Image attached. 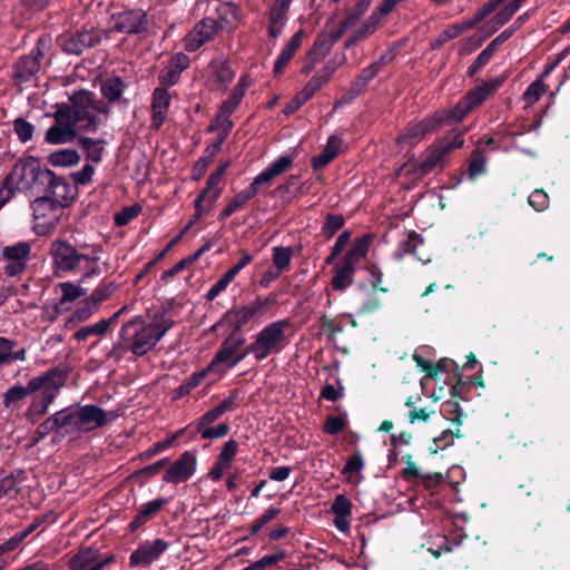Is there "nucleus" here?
<instances>
[{
    "label": "nucleus",
    "mask_w": 570,
    "mask_h": 570,
    "mask_svg": "<svg viewBox=\"0 0 570 570\" xmlns=\"http://www.w3.org/2000/svg\"><path fill=\"white\" fill-rule=\"evenodd\" d=\"M116 412H106L94 404L75 405L62 409L38 425L32 440L38 443L55 433L57 438L78 439L82 433L95 431L117 419Z\"/></svg>",
    "instance_id": "f257e3e1"
},
{
    "label": "nucleus",
    "mask_w": 570,
    "mask_h": 570,
    "mask_svg": "<svg viewBox=\"0 0 570 570\" xmlns=\"http://www.w3.org/2000/svg\"><path fill=\"white\" fill-rule=\"evenodd\" d=\"M175 325V320L167 311L154 313L149 321L142 316H136L126 322L119 332L120 346L135 356H144Z\"/></svg>",
    "instance_id": "f03ea898"
},
{
    "label": "nucleus",
    "mask_w": 570,
    "mask_h": 570,
    "mask_svg": "<svg viewBox=\"0 0 570 570\" xmlns=\"http://www.w3.org/2000/svg\"><path fill=\"white\" fill-rule=\"evenodd\" d=\"M71 106H60L67 110L71 119L79 125V128L95 131L109 114L108 105L88 90H78L70 97Z\"/></svg>",
    "instance_id": "7ed1b4c3"
},
{
    "label": "nucleus",
    "mask_w": 570,
    "mask_h": 570,
    "mask_svg": "<svg viewBox=\"0 0 570 570\" xmlns=\"http://www.w3.org/2000/svg\"><path fill=\"white\" fill-rule=\"evenodd\" d=\"M37 379H42L43 385L36 393H31L32 400L26 412V419L31 423L47 413L49 405L53 402L66 382L63 373L59 370L47 371L38 375Z\"/></svg>",
    "instance_id": "20e7f679"
},
{
    "label": "nucleus",
    "mask_w": 570,
    "mask_h": 570,
    "mask_svg": "<svg viewBox=\"0 0 570 570\" xmlns=\"http://www.w3.org/2000/svg\"><path fill=\"white\" fill-rule=\"evenodd\" d=\"M45 177H52V171L41 169L37 159L29 157L16 163L4 179V187L12 194L14 189H30L37 181H43Z\"/></svg>",
    "instance_id": "39448f33"
},
{
    "label": "nucleus",
    "mask_w": 570,
    "mask_h": 570,
    "mask_svg": "<svg viewBox=\"0 0 570 570\" xmlns=\"http://www.w3.org/2000/svg\"><path fill=\"white\" fill-rule=\"evenodd\" d=\"M289 327V321L279 320L267 324L258 334L255 341L247 347V353L255 356L257 361L265 360L272 353H278L285 341V332Z\"/></svg>",
    "instance_id": "423d86ee"
},
{
    "label": "nucleus",
    "mask_w": 570,
    "mask_h": 570,
    "mask_svg": "<svg viewBox=\"0 0 570 570\" xmlns=\"http://www.w3.org/2000/svg\"><path fill=\"white\" fill-rule=\"evenodd\" d=\"M244 343V337L235 334L229 335L222 343L220 348L208 364V370H214V374L222 376L228 370L236 366L248 354L247 350L244 353L237 354Z\"/></svg>",
    "instance_id": "0eeeda50"
},
{
    "label": "nucleus",
    "mask_w": 570,
    "mask_h": 570,
    "mask_svg": "<svg viewBox=\"0 0 570 570\" xmlns=\"http://www.w3.org/2000/svg\"><path fill=\"white\" fill-rule=\"evenodd\" d=\"M31 245L28 242H18L3 247L1 252L2 271L9 277L21 275L30 261Z\"/></svg>",
    "instance_id": "6e6552de"
},
{
    "label": "nucleus",
    "mask_w": 570,
    "mask_h": 570,
    "mask_svg": "<svg viewBox=\"0 0 570 570\" xmlns=\"http://www.w3.org/2000/svg\"><path fill=\"white\" fill-rule=\"evenodd\" d=\"M31 207L36 222L35 228L39 234L49 233L63 214V209L46 196L36 198Z\"/></svg>",
    "instance_id": "1a4fd4ad"
},
{
    "label": "nucleus",
    "mask_w": 570,
    "mask_h": 570,
    "mask_svg": "<svg viewBox=\"0 0 570 570\" xmlns=\"http://www.w3.org/2000/svg\"><path fill=\"white\" fill-rule=\"evenodd\" d=\"M53 119L55 124L46 131V142L50 145L71 142L76 138L79 125L71 119L67 110L60 108L55 111Z\"/></svg>",
    "instance_id": "9d476101"
},
{
    "label": "nucleus",
    "mask_w": 570,
    "mask_h": 570,
    "mask_svg": "<svg viewBox=\"0 0 570 570\" xmlns=\"http://www.w3.org/2000/svg\"><path fill=\"white\" fill-rule=\"evenodd\" d=\"M169 547V542L160 538L144 541L135 551L131 552L129 557V566L131 568H147L157 561Z\"/></svg>",
    "instance_id": "9b49d317"
},
{
    "label": "nucleus",
    "mask_w": 570,
    "mask_h": 570,
    "mask_svg": "<svg viewBox=\"0 0 570 570\" xmlns=\"http://www.w3.org/2000/svg\"><path fill=\"white\" fill-rule=\"evenodd\" d=\"M109 26L118 32L128 35L140 33L146 29L147 14L141 9L125 10L111 14Z\"/></svg>",
    "instance_id": "f8f14e48"
},
{
    "label": "nucleus",
    "mask_w": 570,
    "mask_h": 570,
    "mask_svg": "<svg viewBox=\"0 0 570 570\" xmlns=\"http://www.w3.org/2000/svg\"><path fill=\"white\" fill-rule=\"evenodd\" d=\"M50 40L41 37L37 41L36 48L27 56H23L16 63L14 76L21 81L30 80L40 69V61L45 56V50L49 47Z\"/></svg>",
    "instance_id": "ddd939ff"
},
{
    "label": "nucleus",
    "mask_w": 570,
    "mask_h": 570,
    "mask_svg": "<svg viewBox=\"0 0 570 570\" xmlns=\"http://www.w3.org/2000/svg\"><path fill=\"white\" fill-rule=\"evenodd\" d=\"M81 247L77 248L66 240H55L50 246L52 265L56 271L75 272L76 263H79Z\"/></svg>",
    "instance_id": "4468645a"
},
{
    "label": "nucleus",
    "mask_w": 570,
    "mask_h": 570,
    "mask_svg": "<svg viewBox=\"0 0 570 570\" xmlns=\"http://www.w3.org/2000/svg\"><path fill=\"white\" fill-rule=\"evenodd\" d=\"M228 164H224L218 170L212 173L207 179L205 189L199 194L195 200V209H197V217L207 212L219 198L222 188L219 184L225 175Z\"/></svg>",
    "instance_id": "2eb2a0df"
},
{
    "label": "nucleus",
    "mask_w": 570,
    "mask_h": 570,
    "mask_svg": "<svg viewBox=\"0 0 570 570\" xmlns=\"http://www.w3.org/2000/svg\"><path fill=\"white\" fill-rule=\"evenodd\" d=\"M197 458L190 451H185L166 471L163 481L178 484L189 480L196 472Z\"/></svg>",
    "instance_id": "dca6fc26"
},
{
    "label": "nucleus",
    "mask_w": 570,
    "mask_h": 570,
    "mask_svg": "<svg viewBox=\"0 0 570 570\" xmlns=\"http://www.w3.org/2000/svg\"><path fill=\"white\" fill-rule=\"evenodd\" d=\"M440 119L439 116L430 115L419 122L409 125L399 138V142L410 146L419 144L426 135L441 127Z\"/></svg>",
    "instance_id": "f3484780"
},
{
    "label": "nucleus",
    "mask_w": 570,
    "mask_h": 570,
    "mask_svg": "<svg viewBox=\"0 0 570 570\" xmlns=\"http://www.w3.org/2000/svg\"><path fill=\"white\" fill-rule=\"evenodd\" d=\"M218 30V23L213 18H204L185 37V49L189 52L198 50L205 42L212 40Z\"/></svg>",
    "instance_id": "a211bd4d"
},
{
    "label": "nucleus",
    "mask_w": 570,
    "mask_h": 570,
    "mask_svg": "<svg viewBox=\"0 0 570 570\" xmlns=\"http://www.w3.org/2000/svg\"><path fill=\"white\" fill-rule=\"evenodd\" d=\"M42 184H48L45 196L49 197L51 202L59 205L62 209H65L73 198V188L71 185L65 179L57 177L53 171L52 177H45Z\"/></svg>",
    "instance_id": "6ab92c4d"
},
{
    "label": "nucleus",
    "mask_w": 570,
    "mask_h": 570,
    "mask_svg": "<svg viewBox=\"0 0 570 570\" xmlns=\"http://www.w3.org/2000/svg\"><path fill=\"white\" fill-rule=\"evenodd\" d=\"M100 254L99 246H81L79 255V263H76L77 273L81 274L83 278H90L101 274L100 268Z\"/></svg>",
    "instance_id": "aec40b11"
},
{
    "label": "nucleus",
    "mask_w": 570,
    "mask_h": 570,
    "mask_svg": "<svg viewBox=\"0 0 570 570\" xmlns=\"http://www.w3.org/2000/svg\"><path fill=\"white\" fill-rule=\"evenodd\" d=\"M293 0H275L271 7L268 18V36L276 39L282 33L287 23V12Z\"/></svg>",
    "instance_id": "412c9836"
},
{
    "label": "nucleus",
    "mask_w": 570,
    "mask_h": 570,
    "mask_svg": "<svg viewBox=\"0 0 570 570\" xmlns=\"http://www.w3.org/2000/svg\"><path fill=\"white\" fill-rule=\"evenodd\" d=\"M43 385L42 379L37 376L29 380L26 386L17 384L9 387L3 394V405L10 410H18L20 402L29 394L36 393Z\"/></svg>",
    "instance_id": "4be33fe9"
},
{
    "label": "nucleus",
    "mask_w": 570,
    "mask_h": 570,
    "mask_svg": "<svg viewBox=\"0 0 570 570\" xmlns=\"http://www.w3.org/2000/svg\"><path fill=\"white\" fill-rule=\"evenodd\" d=\"M387 55L381 56V58L370 66L364 68L357 79L351 83V87L344 98L345 101H351L356 98L366 87L368 81H371L382 69L383 65L386 62Z\"/></svg>",
    "instance_id": "5701e85b"
},
{
    "label": "nucleus",
    "mask_w": 570,
    "mask_h": 570,
    "mask_svg": "<svg viewBox=\"0 0 570 570\" xmlns=\"http://www.w3.org/2000/svg\"><path fill=\"white\" fill-rule=\"evenodd\" d=\"M100 41V35L94 30H81L68 38L63 43V51L71 55H80L87 48L96 46Z\"/></svg>",
    "instance_id": "b1692460"
},
{
    "label": "nucleus",
    "mask_w": 570,
    "mask_h": 570,
    "mask_svg": "<svg viewBox=\"0 0 570 570\" xmlns=\"http://www.w3.org/2000/svg\"><path fill=\"white\" fill-rule=\"evenodd\" d=\"M276 303V297L269 295L265 298L257 297L255 301L239 307L236 311L237 323L239 325L247 324L250 320L262 316L267 309Z\"/></svg>",
    "instance_id": "393cba45"
},
{
    "label": "nucleus",
    "mask_w": 570,
    "mask_h": 570,
    "mask_svg": "<svg viewBox=\"0 0 570 570\" xmlns=\"http://www.w3.org/2000/svg\"><path fill=\"white\" fill-rule=\"evenodd\" d=\"M171 96L166 88H156L153 94V118L151 126L159 129L165 122L170 106Z\"/></svg>",
    "instance_id": "a878e982"
},
{
    "label": "nucleus",
    "mask_w": 570,
    "mask_h": 570,
    "mask_svg": "<svg viewBox=\"0 0 570 570\" xmlns=\"http://www.w3.org/2000/svg\"><path fill=\"white\" fill-rule=\"evenodd\" d=\"M525 0H495L497 8L501 7L497 14L488 22L489 31L487 36L497 31L505 24L512 16L519 10Z\"/></svg>",
    "instance_id": "bb28decb"
},
{
    "label": "nucleus",
    "mask_w": 570,
    "mask_h": 570,
    "mask_svg": "<svg viewBox=\"0 0 570 570\" xmlns=\"http://www.w3.org/2000/svg\"><path fill=\"white\" fill-rule=\"evenodd\" d=\"M189 57L183 52L176 53L159 75L163 83L173 86L179 78L180 73L189 66Z\"/></svg>",
    "instance_id": "cd10ccee"
},
{
    "label": "nucleus",
    "mask_w": 570,
    "mask_h": 570,
    "mask_svg": "<svg viewBox=\"0 0 570 570\" xmlns=\"http://www.w3.org/2000/svg\"><path fill=\"white\" fill-rule=\"evenodd\" d=\"M17 342L0 336V365H9L14 362H24L27 360V351L23 347L16 348Z\"/></svg>",
    "instance_id": "c85d7f7f"
},
{
    "label": "nucleus",
    "mask_w": 570,
    "mask_h": 570,
    "mask_svg": "<svg viewBox=\"0 0 570 570\" xmlns=\"http://www.w3.org/2000/svg\"><path fill=\"white\" fill-rule=\"evenodd\" d=\"M354 274V262L351 258L342 259L335 266V274L332 278V287L335 291H342L352 284Z\"/></svg>",
    "instance_id": "c756f323"
},
{
    "label": "nucleus",
    "mask_w": 570,
    "mask_h": 570,
    "mask_svg": "<svg viewBox=\"0 0 570 570\" xmlns=\"http://www.w3.org/2000/svg\"><path fill=\"white\" fill-rule=\"evenodd\" d=\"M304 32L303 30L296 31L293 37L289 39L287 45L283 48L279 56L277 57L274 63V72L281 73L288 61L293 58L296 50L301 47L303 41Z\"/></svg>",
    "instance_id": "7c9ffc66"
},
{
    "label": "nucleus",
    "mask_w": 570,
    "mask_h": 570,
    "mask_svg": "<svg viewBox=\"0 0 570 570\" xmlns=\"http://www.w3.org/2000/svg\"><path fill=\"white\" fill-rule=\"evenodd\" d=\"M252 80L247 75H244L239 78L237 85L234 87L229 97L220 105L219 109H223L225 112L233 114L242 99L245 96L246 90L250 86Z\"/></svg>",
    "instance_id": "2f4dec72"
},
{
    "label": "nucleus",
    "mask_w": 570,
    "mask_h": 570,
    "mask_svg": "<svg viewBox=\"0 0 570 570\" xmlns=\"http://www.w3.org/2000/svg\"><path fill=\"white\" fill-rule=\"evenodd\" d=\"M79 144L88 161L99 164L102 160L106 140L100 138L80 137Z\"/></svg>",
    "instance_id": "473e14b6"
},
{
    "label": "nucleus",
    "mask_w": 570,
    "mask_h": 570,
    "mask_svg": "<svg viewBox=\"0 0 570 570\" xmlns=\"http://www.w3.org/2000/svg\"><path fill=\"white\" fill-rule=\"evenodd\" d=\"M99 557V550L85 547L81 548L70 560L69 568L71 570H86L90 569L94 564H96L97 558Z\"/></svg>",
    "instance_id": "72a5a7b5"
},
{
    "label": "nucleus",
    "mask_w": 570,
    "mask_h": 570,
    "mask_svg": "<svg viewBox=\"0 0 570 570\" xmlns=\"http://www.w3.org/2000/svg\"><path fill=\"white\" fill-rule=\"evenodd\" d=\"M342 146V140L337 136H331L324 150L313 158L314 169H321L328 165L338 154Z\"/></svg>",
    "instance_id": "f704fd0d"
},
{
    "label": "nucleus",
    "mask_w": 570,
    "mask_h": 570,
    "mask_svg": "<svg viewBox=\"0 0 570 570\" xmlns=\"http://www.w3.org/2000/svg\"><path fill=\"white\" fill-rule=\"evenodd\" d=\"M47 160L53 167H72L80 161V155L76 149L63 148L49 154Z\"/></svg>",
    "instance_id": "c9c22d12"
},
{
    "label": "nucleus",
    "mask_w": 570,
    "mask_h": 570,
    "mask_svg": "<svg viewBox=\"0 0 570 570\" xmlns=\"http://www.w3.org/2000/svg\"><path fill=\"white\" fill-rule=\"evenodd\" d=\"M499 85L500 82L498 80H490L488 82H484L481 86L468 92L466 96L464 97V100L473 109L476 106L481 105L490 95H492L497 90Z\"/></svg>",
    "instance_id": "e433bc0d"
},
{
    "label": "nucleus",
    "mask_w": 570,
    "mask_h": 570,
    "mask_svg": "<svg viewBox=\"0 0 570 570\" xmlns=\"http://www.w3.org/2000/svg\"><path fill=\"white\" fill-rule=\"evenodd\" d=\"M168 500L165 498H157L151 500L140 507V510L136 518L131 522L132 528H138L147 520L151 519L156 513H158L166 504Z\"/></svg>",
    "instance_id": "4c0bfd02"
},
{
    "label": "nucleus",
    "mask_w": 570,
    "mask_h": 570,
    "mask_svg": "<svg viewBox=\"0 0 570 570\" xmlns=\"http://www.w3.org/2000/svg\"><path fill=\"white\" fill-rule=\"evenodd\" d=\"M446 154L440 144L436 141L428 151L425 159L420 164V171L422 175L432 171L435 167L443 164Z\"/></svg>",
    "instance_id": "58836bf2"
},
{
    "label": "nucleus",
    "mask_w": 570,
    "mask_h": 570,
    "mask_svg": "<svg viewBox=\"0 0 570 570\" xmlns=\"http://www.w3.org/2000/svg\"><path fill=\"white\" fill-rule=\"evenodd\" d=\"M345 60L346 57L344 53L334 55L313 78L323 87Z\"/></svg>",
    "instance_id": "ea45409f"
},
{
    "label": "nucleus",
    "mask_w": 570,
    "mask_h": 570,
    "mask_svg": "<svg viewBox=\"0 0 570 570\" xmlns=\"http://www.w3.org/2000/svg\"><path fill=\"white\" fill-rule=\"evenodd\" d=\"M109 322L105 318L97 323L80 327L75 334L73 338L78 342L86 341L89 337H101L109 331Z\"/></svg>",
    "instance_id": "a19ab883"
},
{
    "label": "nucleus",
    "mask_w": 570,
    "mask_h": 570,
    "mask_svg": "<svg viewBox=\"0 0 570 570\" xmlns=\"http://www.w3.org/2000/svg\"><path fill=\"white\" fill-rule=\"evenodd\" d=\"M471 110L472 108L463 99L460 102H458L452 109L436 111L433 115L439 116L441 118L440 120L442 126L443 124L461 121Z\"/></svg>",
    "instance_id": "79ce46f5"
},
{
    "label": "nucleus",
    "mask_w": 570,
    "mask_h": 570,
    "mask_svg": "<svg viewBox=\"0 0 570 570\" xmlns=\"http://www.w3.org/2000/svg\"><path fill=\"white\" fill-rule=\"evenodd\" d=\"M125 83L120 77H110L102 81L101 94L109 101L119 100L124 92Z\"/></svg>",
    "instance_id": "37998d69"
},
{
    "label": "nucleus",
    "mask_w": 570,
    "mask_h": 570,
    "mask_svg": "<svg viewBox=\"0 0 570 570\" xmlns=\"http://www.w3.org/2000/svg\"><path fill=\"white\" fill-rule=\"evenodd\" d=\"M230 116L232 114L219 109L208 128L209 131H216V135L220 136V138H227L234 126Z\"/></svg>",
    "instance_id": "c03bdc74"
},
{
    "label": "nucleus",
    "mask_w": 570,
    "mask_h": 570,
    "mask_svg": "<svg viewBox=\"0 0 570 570\" xmlns=\"http://www.w3.org/2000/svg\"><path fill=\"white\" fill-rule=\"evenodd\" d=\"M118 288V285L114 282L109 283H100L91 293L88 301L91 303V306H95L97 309L101 303L107 301L114 292Z\"/></svg>",
    "instance_id": "a18cd8bd"
},
{
    "label": "nucleus",
    "mask_w": 570,
    "mask_h": 570,
    "mask_svg": "<svg viewBox=\"0 0 570 570\" xmlns=\"http://www.w3.org/2000/svg\"><path fill=\"white\" fill-rule=\"evenodd\" d=\"M422 244V239L415 232L409 233L405 239L400 242L397 250L393 254L395 259H402L404 255L415 253L416 247Z\"/></svg>",
    "instance_id": "49530a36"
},
{
    "label": "nucleus",
    "mask_w": 570,
    "mask_h": 570,
    "mask_svg": "<svg viewBox=\"0 0 570 570\" xmlns=\"http://www.w3.org/2000/svg\"><path fill=\"white\" fill-rule=\"evenodd\" d=\"M213 76L222 86H227L234 79V71L226 61H214L210 65Z\"/></svg>",
    "instance_id": "de8ad7c7"
},
{
    "label": "nucleus",
    "mask_w": 570,
    "mask_h": 570,
    "mask_svg": "<svg viewBox=\"0 0 570 570\" xmlns=\"http://www.w3.org/2000/svg\"><path fill=\"white\" fill-rule=\"evenodd\" d=\"M293 257L291 247L277 246L273 248V264L279 272L286 271L289 267Z\"/></svg>",
    "instance_id": "09e8293b"
},
{
    "label": "nucleus",
    "mask_w": 570,
    "mask_h": 570,
    "mask_svg": "<svg viewBox=\"0 0 570 570\" xmlns=\"http://www.w3.org/2000/svg\"><path fill=\"white\" fill-rule=\"evenodd\" d=\"M97 308L95 306H91V303L87 299L82 306H79L69 317V320L66 323V326H72L78 323H82L90 318L95 313Z\"/></svg>",
    "instance_id": "8fccbe9b"
},
{
    "label": "nucleus",
    "mask_w": 570,
    "mask_h": 570,
    "mask_svg": "<svg viewBox=\"0 0 570 570\" xmlns=\"http://www.w3.org/2000/svg\"><path fill=\"white\" fill-rule=\"evenodd\" d=\"M61 299L60 303L65 304L68 302H73L77 298L85 296L87 291L78 285H75L70 282L61 283Z\"/></svg>",
    "instance_id": "3c124183"
},
{
    "label": "nucleus",
    "mask_w": 570,
    "mask_h": 570,
    "mask_svg": "<svg viewBox=\"0 0 570 570\" xmlns=\"http://www.w3.org/2000/svg\"><path fill=\"white\" fill-rule=\"evenodd\" d=\"M238 451V442L235 440L227 441L220 453L218 454L217 461L220 465H225L228 469L232 466L233 460Z\"/></svg>",
    "instance_id": "603ef678"
},
{
    "label": "nucleus",
    "mask_w": 570,
    "mask_h": 570,
    "mask_svg": "<svg viewBox=\"0 0 570 570\" xmlns=\"http://www.w3.org/2000/svg\"><path fill=\"white\" fill-rule=\"evenodd\" d=\"M240 392L238 390H234L230 394L224 399L219 404H217L214 409L220 415H224L227 412H233L239 406Z\"/></svg>",
    "instance_id": "864d4df0"
},
{
    "label": "nucleus",
    "mask_w": 570,
    "mask_h": 570,
    "mask_svg": "<svg viewBox=\"0 0 570 570\" xmlns=\"http://www.w3.org/2000/svg\"><path fill=\"white\" fill-rule=\"evenodd\" d=\"M546 91L542 78L534 80L524 91L523 99L529 105L535 104Z\"/></svg>",
    "instance_id": "5fc2aeb1"
},
{
    "label": "nucleus",
    "mask_w": 570,
    "mask_h": 570,
    "mask_svg": "<svg viewBox=\"0 0 570 570\" xmlns=\"http://www.w3.org/2000/svg\"><path fill=\"white\" fill-rule=\"evenodd\" d=\"M13 129L19 140L22 142H27L33 136L35 126L23 118H18L13 122Z\"/></svg>",
    "instance_id": "6e6d98bb"
},
{
    "label": "nucleus",
    "mask_w": 570,
    "mask_h": 570,
    "mask_svg": "<svg viewBox=\"0 0 570 570\" xmlns=\"http://www.w3.org/2000/svg\"><path fill=\"white\" fill-rule=\"evenodd\" d=\"M141 213V207L139 205H132L122 208L119 213H117L114 217V222L117 226H125L130 220L136 218Z\"/></svg>",
    "instance_id": "4d7b16f0"
},
{
    "label": "nucleus",
    "mask_w": 570,
    "mask_h": 570,
    "mask_svg": "<svg viewBox=\"0 0 570 570\" xmlns=\"http://www.w3.org/2000/svg\"><path fill=\"white\" fill-rule=\"evenodd\" d=\"M286 557L285 552L278 551L273 554H267L261 558L259 560L253 562L250 566H248L245 570H262L265 569L272 564H275L282 560H284Z\"/></svg>",
    "instance_id": "13d9d810"
},
{
    "label": "nucleus",
    "mask_w": 570,
    "mask_h": 570,
    "mask_svg": "<svg viewBox=\"0 0 570 570\" xmlns=\"http://www.w3.org/2000/svg\"><path fill=\"white\" fill-rule=\"evenodd\" d=\"M371 3L372 0H357L345 20L354 26L365 14Z\"/></svg>",
    "instance_id": "bf43d9fd"
},
{
    "label": "nucleus",
    "mask_w": 570,
    "mask_h": 570,
    "mask_svg": "<svg viewBox=\"0 0 570 570\" xmlns=\"http://www.w3.org/2000/svg\"><path fill=\"white\" fill-rule=\"evenodd\" d=\"M332 510L337 517L347 519L352 513V504L345 495L340 494L335 498Z\"/></svg>",
    "instance_id": "052dcab7"
},
{
    "label": "nucleus",
    "mask_w": 570,
    "mask_h": 570,
    "mask_svg": "<svg viewBox=\"0 0 570 570\" xmlns=\"http://www.w3.org/2000/svg\"><path fill=\"white\" fill-rule=\"evenodd\" d=\"M294 163L292 155H282L273 161L267 168L277 177L287 171Z\"/></svg>",
    "instance_id": "680f3d73"
},
{
    "label": "nucleus",
    "mask_w": 570,
    "mask_h": 570,
    "mask_svg": "<svg viewBox=\"0 0 570 570\" xmlns=\"http://www.w3.org/2000/svg\"><path fill=\"white\" fill-rule=\"evenodd\" d=\"M344 225V218L341 215H327L326 220L323 225V234L326 237H332L338 229Z\"/></svg>",
    "instance_id": "e2e57ef3"
},
{
    "label": "nucleus",
    "mask_w": 570,
    "mask_h": 570,
    "mask_svg": "<svg viewBox=\"0 0 570 570\" xmlns=\"http://www.w3.org/2000/svg\"><path fill=\"white\" fill-rule=\"evenodd\" d=\"M95 170L91 164H85L80 170L71 174V178L76 184L83 186L91 181Z\"/></svg>",
    "instance_id": "0e129e2a"
},
{
    "label": "nucleus",
    "mask_w": 570,
    "mask_h": 570,
    "mask_svg": "<svg viewBox=\"0 0 570 570\" xmlns=\"http://www.w3.org/2000/svg\"><path fill=\"white\" fill-rule=\"evenodd\" d=\"M17 491V482L12 474L0 471V499Z\"/></svg>",
    "instance_id": "69168bd1"
},
{
    "label": "nucleus",
    "mask_w": 570,
    "mask_h": 570,
    "mask_svg": "<svg viewBox=\"0 0 570 570\" xmlns=\"http://www.w3.org/2000/svg\"><path fill=\"white\" fill-rule=\"evenodd\" d=\"M333 46V41H331L327 36L320 38L316 40L311 51V56H315V60H320L331 51Z\"/></svg>",
    "instance_id": "338daca9"
},
{
    "label": "nucleus",
    "mask_w": 570,
    "mask_h": 570,
    "mask_svg": "<svg viewBox=\"0 0 570 570\" xmlns=\"http://www.w3.org/2000/svg\"><path fill=\"white\" fill-rule=\"evenodd\" d=\"M230 428L227 423H220L214 428L204 429V432L200 433L202 439L204 440H215L224 438L228 434Z\"/></svg>",
    "instance_id": "774afa93"
}]
</instances>
